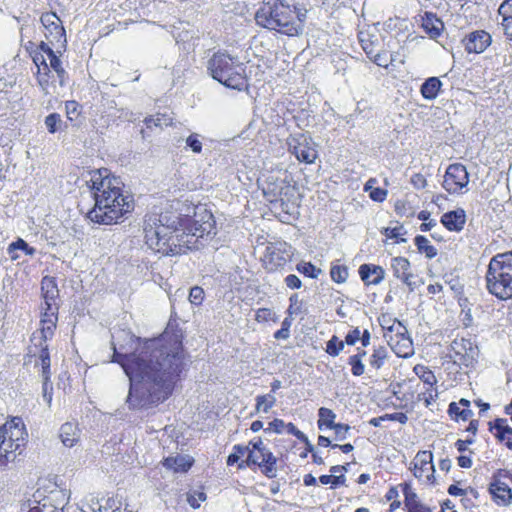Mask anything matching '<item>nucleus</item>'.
Segmentation results:
<instances>
[{"instance_id": "obj_10", "label": "nucleus", "mask_w": 512, "mask_h": 512, "mask_svg": "<svg viewBox=\"0 0 512 512\" xmlns=\"http://www.w3.org/2000/svg\"><path fill=\"white\" fill-rule=\"evenodd\" d=\"M289 151L296 158L307 164H311L317 158V150L311 138L304 134H298L288 139Z\"/></svg>"}, {"instance_id": "obj_32", "label": "nucleus", "mask_w": 512, "mask_h": 512, "mask_svg": "<svg viewBox=\"0 0 512 512\" xmlns=\"http://www.w3.org/2000/svg\"><path fill=\"white\" fill-rule=\"evenodd\" d=\"M40 346H41V349H40V353H39V357H38L39 362H37L36 364L41 366V375H42L43 380H50V377H51V371H50L51 361H50V355H49V351H48V346L47 345H43L42 342L40 343Z\"/></svg>"}, {"instance_id": "obj_60", "label": "nucleus", "mask_w": 512, "mask_h": 512, "mask_svg": "<svg viewBox=\"0 0 512 512\" xmlns=\"http://www.w3.org/2000/svg\"><path fill=\"white\" fill-rule=\"evenodd\" d=\"M285 431L288 434L294 435L300 441H306V435L301 432L293 423H287Z\"/></svg>"}, {"instance_id": "obj_35", "label": "nucleus", "mask_w": 512, "mask_h": 512, "mask_svg": "<svg viewBox=\"0 0 512 512\" xmlns=\"http://www.w3.org/2000/svg\"><path fill=\"white\" fill-rule=\"evenodd\" d=\"M318 417L317 424L319 429H322L324 426L330 428L335 424L336 414L329 408L321 407L318 410Z\"/></svg>"}, {"instance_id": "obj_63", "label": "nucleus", "mask_w": 512, "mask_h": 512, "mask_svg": "<svg viewBox=\"0 0 512 512\" xmlns=\"http://www.w3.org/2000/svg\"><path fill=\"white\" fill-rule=\"evenodd\" d=\"M42 392L44 400L50 405L52 401V384L50 380H43Z\"/></svg>"}, {"instance_id": "obj_3", "label": "nucleus", "mask_w": 512, "mask_h": 512, "mask_svg": "<svg viewBox=\"0 0 512 512\" xmlns=\"http://www.w3.org/2000/svg\"><path fill=\"white\" fill-rule=\"evenodd\" d=\"M103 175L101 170L94 171L90 183L94 207L88 212V218L95 223L112 225L130 214L135 207L134 198L123 190V183L118 177Z\"/></svg>"}, {"instance_id": "obj_14", "label": "nucleus", "mask_w": 512, "mask_h": 512, "mask_svg": "<svg viewBox=\"0 0 512 512\" xmlns=\"http://www.w3.org/2000/svg\"><path fill=\"white\" fill-rule=\"evenodd\" d=\"M291 246L286 242L275 243L267 247L266 263L270 269L283 267L291 258Z\"/></svg>"}, {"instance_id": "obj_54", "label": "nucleus", "mask_w": 512, "mask_h": 512, "mask_svg": "<svg viewBox=\"0 0 512 512\" xmlns=\"http://www.w3.org/2000/svg\"><path fill=\"white\" fill-rule=\"evenodd\" d=\"M329 429H333L335 431L336 440L343 441L347 438L350 426L348 424L335 423Z\"/></svg>"}, {"instance_id": "obj_8", "label": "nucleus", "mask_w": 512, "mask_h": 512, "mask_svg": "<svg viewBox=\"0 0 512 512\" xmlns=\"http://www.w3.org/2000/svg\"><path fill=\"white\" fill-rule=\"evenodd\" d=\"M40 21L45 29V37L60 53L67 45L65 29L62 21L54 12H46L41 15Z\"/></svg>"}, {"instance_id": "obj_22", "label": "nucleus", "mask_w": 512, "mask_h": 512, "mask_svg": "<svg viewBox=\"0 0 512 512\" xmlns=\"http://www.w3.org/2000/svg\"><path fill=\"white\" fill-rule=\"evenodd\" d=\"M490 493L493 495L498 504L508 505L512 500V491L508 484L495 479L489 487Z\"/></svg>"}, {"instance_id": "obj_31", "label": "nucleus", "mask_w": 512, "mask_h": 512, "mask_svg": "<svg viewBox=\"0 0 512 512\" xmlns=\"http://www.w3.org/2000/svg\"><path fill=\"white\" fill-rule=\"evenodd\" d=\"M403 493L405 496V506L407 507L408 512H425L428 510L418 502L416 493L408 484H404Z\"/></svg>"}, {"instance_id": "obj_5", "label": "nucleus", "mask_w": 512, "mask_h": 512, "mask_svg": "<svg viewBox=\"0 0 512 512\" xmlns=\"http://www.w3.org/2000/svg\"><path fill=\"white\" fill-rule=\"evenodd\" d=\"M211 77L224 86L242 90L247 87L246 66L238 57L218 51L207 61Z\"/></svg>"}, {"instance_id": "obj_28", "label": "nucleus", "mask_w": 512, "mask_h": 512, "mask_svg": "<svg viewBox=\"0 0 512 512\" xmlns=\"http://www.w3.org/2000/svg\"><path fill=\"white\" fill-rule=\"evenodd\" d=\"M62 443L66 447H73L79 440L80 430L77 425L71 422H66L60 427L59 434Z\"/></svg>"}, {"instance_id": "obj_40", "label": "nucleus", "mask_w": 512, "mask_h": 512, "mask_svg": "<svg viewBox=\"0 0 512 512\" xmlns=\"http://www.w3.org/2000/svg\"><path fill=\"white\" fill-rule=\"evenodd\" d=\"M276 398L272 394L257 396L256 410L267 413L275 404Z\"/></svg>"}, {"instance_id": "obj_12", "label": "nucleus", "mask_w": 512, "mask_h": 512, "mask_svg": "<svg viewBox=\"0 0 512 512\" xmlns=\"http://www.w3.org/2000/svg\"><path fill=\"white\" fill-rule=\"evenodd\" d=\"M69 497L64 490L51 491L41 501H35L37 504L30 507L29 512H63Z\"/></svg>"}, {"instance_id": "obj_13", "label": "nucleus", "mask_w": 512, "mask_h": 512, "mask_svg": "<svg viewBox=\"0 0 512 512\" xmlns=\"http://www.w3.org/2000/svg\"><path fill=\"white\" fill-rule=\"evenodd\" d=\"M492 43L491 35L484 30H475L468 33L463 39L462 44L467 53H483Z\"/></svg>"}, {"instance_id": "obj_19", "label": "nucleus", "mask_w": 512, "mask_h": 512, "mask_svg": "<svg viewBox=\"0 0 512 512\" xmlns=\"http://www.w3.org/2000/svg\"><path fill=\"white\" fill-rule=\"evenodd\" d=\"M391 268L396 278L400 279L407 286L412 287L414 285L413 274L409 272L410 262L404 257H394L391 260Z\"/></svg>"}, {"instance_id": "obj_15", "label": "nucleus", "mask_w": 512, "mask_h": 512, "mask_svg": "<svg viewBox=\"0 0 512 512\" xmlns=\"http://www.w3.org/2000/svg\"><path fill=\"white\" fill-rule=\"evenodd\" d=\"M450 349L455 354L454 362L465 366L471 364L477 354L472 342L464 338L453 340Z\"/></svg>"}, {"instance_id": "obj_21", "label": "nucleus", "mask_w": 512, "mask_h": 512, "mask_svg": "<svg viewBox=\"0 0 512 512\" xmlns=\"http://www.w3.org/2000/svg\"><path fill=\"white\" fill-rule=\"evenodd\" d=\"M466 221L465 211L457 209L442 215L441 223L449 230L459 232L463 229Z\"/></svg>"}, {"instance_id": "obj_49", "label": "nucleus", "mask_w": 512, "mask_h": 512, "mask_svg": "<svg viewBox=\"0 0 512 512\" xmlns=\"http://www.w3.org/2000/svg\"><path fill=\"white\" fill-rule=\"evenodd\" d=\"M204 290L200 286H194L190 289L189 292V301L192 305L198 306L202 304L204 300Z\"/></svg>"}, {"instance_id": "obj_34", "label": "nucleus", "mask_w": 512, "mask_h": 512, "mask_svg": "<svg viewBox=\"0 0 512 512\" xmlns=\"http://www.w3.org/2000/svg\"><path fill=\"white\" fill-rule=\"evenodd\" d=\"M414 242L419 253L425 254L427 258L432 259L437 256V249L430 245L429 240L425 236L417 235Z\"/></svg>"}, {"instance_id": "obj_33", "label": "nucleus", "mask_w": 512, "mask_h": 512, "mask_svg": "<svg viewBox=\"0 0 512 512\" xmlns=\"http://www.w3.org/2000/svg\"><path fill=\"white\" fill-rule=\"evenodd\" d=\"M18 250L24 252L26 255H33L35 253V248L30 247L23 239H18L9 245L8 253L12 260H16L20 257L17 253Z\"/></svg>"}, {"instance_id": "obj_64", "label": "nucleus", "mask_w": 512, "mask_h": 512, "mask_svg": "<svg viewBox=\"0 0 512 512\" xmlns=\"http://www.w3.org/2000/svg\"><path fill=\"white\" fill-rule=\"evenodd\" d=\"M361 332L359 328L351 330L345 337V342L348 345H354L360 339Z\"/></svg>"}, {"instance_id": "obj_46", "label": "nucleus", "mask_w": 512, "mask_h": 512, "mask_svg": "<svg viewBox=\"0 0 512 512\" xmlns=\"http://www.w3.org/2000/svg\"><path fill=\"white\" fill-rule=\"evenodd\" d=\"M404 227L402 225L396 226V227H386L383 230V234L390 239H396L397 243L405 242L406 239L399 238L401 235L404 234Z\"/></svg>"}, {"instance_id": "obj_58", "label": "nucleus", "mask_w": 512, "mask_h": 512, "mask_svg": "<svg viewBox=\"0 0 512 512\" xmlns=\"http://www.w3.org/2000/svg\"><path fill=\"white\" fill-rule=\"evenodd\" d=\"M369 196L374 201L383 202L387 197V191L376 187L370 191Z\"/></svg>"}, {"instance_id": "obj_41", "label": "nucleus", "mask_w": 512, "mask_h": 512, "mask_svg": "<svg viewBox=\"0 0 512 512\" xmlns=\"http://www.w3.org/2000/svg\"><path fill=\"white\" fill-rule=\"evenodd\" d=\"M203 136L198 133H191L185 140L186 147L189 148L193 153L200 154L202 152V140Z\"/></svg>"}, {"instance_id": "obj_17", "label": "nucleus", "mask_w": 512, "mask_h": 512, "mask_svg": "<svg viewBox=\"0 0 512 512\" xmlns=\"http://www.w3.org/2000/svg\"><path fill=\"white\" fill-rule=\"evenodd\" d=\"M433 455L430 451H419L413 462V474L416 478L426 477L428 481L433 478L435 472L434 465L432 463Z\"/></svg>"}, {"instance_id": "obj_51", "label": "nucleus", "mask_w": 512, "mask_h": 512, "mask_svg": "<svg viewBox=\"0 0 512 512\" xmlns=\"http://www.w3.org/2000/svg\"><path fill=\"white\" fill-rule=\"evenodd\" d=\"M290 305L288 307V313L290 315H298L302 312V301L299 299L297 293H294L289 298Z\"/></svg>"}, {"instance_id": "obj_16", "label": "nucleus", "mask_w": 512, "mask_h": 512, "mask_svg": "<svg viewBox=\"0 0 512 512\" xmlns=\"http://www.w3.org/2000/svg\"><path fill=\"white\" fill-rule=\"evenodd\" d=\"M295 188L290 185L285 179H275L272 177L266 181V186L263 187L265 196L269 198L271 202L277 201L278 198L282 200L283 196H292Z\"/></svg>"}, {"instance_id": "obj_52", "label": "nucleus", "mask_w": 512, "mask_h": 512, "mask_svg": "<svg viewBox=\"0 0 512 512\" xmlns=\"http://www.w3.org/2000/svg\"><path fill=\"white\" fill-rule=\"evenodd\" d=\"M206 500V494L204 492H193L187 494V502L189 505L197 509L200 507V503Z\"/></svg>"}, {"instance_id": "obj_36", "label": "nucleus", "mask_w": 512, "mask_h": 512, "mask_svg": "<svg viewBox=\"0 0 512 512\" xmlns=\"http://www.w3.org/2000/svg\"><path fill=\"white\" fill-rule=\"evenodd\" d=\"M147 128H152V127H167V126H170L172 124V118L165 115V114H157L155 116H150V117H147L145 118L144 120Z\"/></svg>"}, {"instance_id": "obj_29", "label": "nucleus", "mask_w": 512, "mask_h": 512, "mask_svg": "<svg viewBox=\"0 0 512 512\" xmlns=\"http://www.w3.org/2000/svg\"><path fill=\"white\" fill-rule=\"evenodd\" d=\"M499 15L502 16L501 26L504 34L512 42V0H505L498 9Z\"/></svg>"}, {"instance_id": "obj_56", "label": "nucleus", "mask_w": 512, "mask_h": 512, "mask_svg": "<svg viewBox=\"0 0 512 512\" xmlns=\"http://www.w3.org/2000/svg\"><path fill=\"white\" fill-rule=\"evenodd\" d=\"M274 313L268 308H260L256 311L255 319L258 322H266L272 320Z\"/></svg>"}, {"instance_id": "obj_53", "label": "nucleus", "mask_w": 512, "mask_h": 512, "mask_svg": "<svg viewBox=\"0 0 512 512\" xmlns=\"http://www.w3.org/2000/svg\"><path fill=\"white\" fill-rule=\"evenodd\" d=\"M68 120L75 121L80 115L79 104L75 101H67L65 104Z\"/></svg>"}, {"instance_id": "obj_11", "label": "nucleus", "mask_w": 512, "mask_h": 512, "mask_svg": "<svg viewBox=\"0 0 512 512\" xmlns=\"http://www.w3.org/2000/svg\"><path fill=\"white\" fill-rule=\"evenodd\" d=\"M276 463L277 458L269 449L266 448L259 455L254 454L253 451H249L247 460L245 462H241L239 464V468L251 466L252 464L258 465L268 478H274L276 477Z\"/></svg>"}, {"instance_id": "obj_26", "label": "nucleus", "mask_w": 512, "mask_h": 512, "mask_svg": "<svg viewBox=\"0 0 512 512\" xmlns=\"http://www.w3.org/2000/svg\"><path fill=\"white\" fill-rule=\"evenodd\" d=\"M33 62L35 63V65L38 68V72H37L38 83L41 86L42 90L45 92V94H47L48 93L47 86L49 83L50 69L46 62V58H45L44 54H42L41 52H35V54L33 56Z\"/></svg>"}, {"instance_id": "obj_24", "label": "nucleus", "mask_w": 512, "mask_h": 512, "mask_svg": "<svg viewBox=\"0 0 512 512\" xmlns=\"http://www.w3.org/2000/svg\"><path fill=\"white\" fill-rule=\"evenodd\" d=\"M193 464L192 457L188 455L169 456L163 460V466L176 473L187 472Z\"/></svg>"}, {"instance_id": "obj_44", "label": "nucleus", "mask_w": 512, "mask_h": 512, "mask_svg": "<svg viewBox=\"0 0 512 512\" xmlns=\"http://www.w3.org/2000/svg\"><path fill=\"white\" fill-rule=\"evenodd\" d=\"M62 123L61 116L58 113H51L45 118V126L49 133H56Z\"/></svg>"}, {"instance_id": "obj_50", "label": "nucleus", "mask_w": 512, "mask_h": 512, "mask_svg": "<svg viewBox=\"0 0 512 512\" xmlns=\"http://www.w3.org/2000/svg\"><path fill=\"white\" fill-rule=\"evenodd\" d=\"M319 481L323 485L332 484L333 486L343 485L346 481L345 475H322L319 477Z\"/></svg>"}, {"instance_id": "obj_7", "label": "nucleus", "mask_w": 512, "mask_h": 512, "mask_svg": "<svg viewBox=\"0 0 512 512\" xmlns=\"http://www.w3.org/2000/svg\"><path fill=\"white\" fill-rule=\"evenodd\" d=\"M25 431L20 418H14L0 426V467L16 458L17 451L25 444Z\"/></svg>"}, {"instance_id": "obj_42", "label": "nucleus", "mask_w": 512, "mask_h": 512, "mask_svg": "<svg viewBox=\"0 0 512 512\" xmlns=\"http://www.w3.org/2000/svg\"><path fill=\"white\" fill-rule=\"evenodd\" d=\"M419 378L427 385L433 386L437 383L434 373L424 366H416L414 368Z\"/></svg>"}, {"instance_id": "obj_20", "label": "nucleus", "mask_w": 512, "mask_h": 512, "mask_svg": "<svg viewBox=\"0 0 512 512\" xmlns=\"http://www.w3.org/2000/svg\"><path fill=\"white\" fill-rule=\"evenodd\" d=\"M359 275L366 285H378L383 281L385 271L381 266L363 264L359 267Z\"/></svg>"}, {"instance_id": "obj_9", "label": "nucleus", "mask_w": 512, "mask_h": 512, "mask_svg": "<svg viewBox=\"0 0 512 512\" xmlns=\"http://www.w3.org/2000/svg\"><path fill=\"white\" fill-rule=\"evenodd\" d=\"M469 173L461 163L450 164L443 177L442 187L450 194H463L467 191Z\"/></svg>"}, {"instance_id": "obj_23", "label": "nucleus", "mask_w": 512, "mask_h": 512, "mask_svg": "<svg viewBox=\"0 0 512 512\" xmlns=\"http://www.w3.org/2000/svg\"><path fill=\"white\" fill-rule=\"evenodd\" d=\"M41 290L45 307H58L56 299L58 298L59 290L55 280L51 277H44L41 282Z\"/></svg>"}, {"instance_id": "obj_37", "label": "nucleus", "mask_w": 512, "mask_h": 512, "mask_svg": "<svg viewBox=\"0 0 512 512\" xmlns=\"http://www.w3.org/2000/svg\"><path fill=\"white\" fill-rule=\"evenodd\" d=\"M386 358H387V350L385 347L380 346V347L374 349L372 355L370 356L369 364L371 367L378 370L383 366Z\"/></svg>"}, {"instance_id": "obj_43", "label": "nucleus", "mask_w": 512, "mask_h": 512, "mask_svg": "<svg viewBox=\"0 0 512 512\" xmlns=\"http://www.w3.org/2000/svg\"><path fill=\"white\" fill-rule=\"evenodd\" d=\"M249 446L235 445L233 447V452L227 458V465L232 466L239 461V459L244 456L246 453L249 454Z\"/></svg>"}, {"instance_id": "obj_2", "label": "nucleus", "mask_w": 512, "mask_h": 512, "mask_svg": "<svg viewBox=\"0 0 512 512\" xmlns=\"http://www.w3.org/2000/svg\"><path fill=\"white\" fill-rule=\"evenodd\" d=\"M213 214L204 206L194 207V215L182 216L177 211L150 215L145 219L144 233L147 245L164 254H181L200 249L216 235Z\"/></svg>"}, {"instance_id": "obj_57", "label": "nucleus", "mask_w": 512, "mask_h": 512, "mask_svg": "<svg viewBox=\"0 0 512 512\" xmlns=\"http://www.w3.org/2000/svg\"><path fill=\"white\" fill-rule=\"evenodd\" d=\"M284 282L286 286L290 289H299L302 286V281L295 274H289L285 277Z\"/></svg>"}, {"instance_id": "obj_55", "label": "nucleus", "mask_w": 512, "mask_h": 512, "mask_svg": "<svg viewBox=\"0 0 512 512\" xmlns=\"http://www.w3.org/2000/svg\"><path fill=\"white\" fill-rule=\"evenodd\" d=\"M376 65L380 67H388L390 63L389 55L387 52H377L371 59Z\"/></svg>"}, {"instance_id": "obj_1", "label": "nucleus", "mask_w": 512, "mask_h": 512, "mask_svg": "<svg viewBox=\"0 0 512 512\" xmlns=\"http://www.w3.org/2000/svg\"><path fill=\"white\" fill-rule=\"evenodd\" d=\"M137 344L132 352H119L113 343L112 362L119 363L130 381L127 396L129 408H148L163 402L172 393L181 373L188 366V359L181 342L164 344L161 340L139 339L130 336Z\"/></svg>"}, {"instance_id": "obj_47", "label": "nucleus", "mask_w": 512, "mask_h": 512, "mask_svg": "<svg viewBox=\"0 0 512 512\" xmlns=\"http://www.w3.org/2000/svg\"><path fill=\"white\" fill-rule=\"evenodd\" d=\"M330 275L336 283H343L348 277V270L345 266H333L330 270Z\"/></svg>"}, {"instance_id": "obj_30", "label": "nucleus", "mask_w": 512, "mask_h": 512, "mask_svg": "<svg viewBox=\"0 0 512 512\" xmlns=\"http://www.w3.org/2000/svg\"><path fill=\"white\" fill-rule=\"evenodd\" d=\"M442 82L437 77H430L421 85V95L427 100H433L438 96Z\"/></svg>"}, {"instance_id": "obj_38", "label": "nucleus", "mask_w": 512, "mask_h": 512, "mask_svg": "<svg viewBox=\"0 0 512 512\" xmlns=\"http://www.w3.org/2000/svg\"><path fill=\"white\" fill-rule=\"evenodd\" d=\"M296 270L304 274L307 277H310L312 279L318 278V276L321 274L322 270L320 268H317L315 265H313L311 262H299L296 265Z\"/></svg>"}, {"instance_id": "obj_18", "label": "nucleus", "mask_w": 512, "mask_h": 512, "mask_svg": "<svg viewBox=\"0 0 512 512\" xmlns=\"http://www.w3.org/2000/svg\"><path fill=\"white\" fill-rule=\"evenodd\" d=\"M40 321V339L45 343L52 338L58 320V307H45Z\"/></svg>"}, {"instance_id": "obj_61", "label": "nucleus", "mask_w": 512, "mask_h": 512, "mask_svg": "<svg viewBox=\"0 0 512 512\" xmlns=\"http://www.w3.org/2000/svg\"><path fill=\"white\" fill-rule=\"evenodd\" d=\"M289 327H290V323L288 322L287 319H285L282 322L281 329L277 330L274 333V338L275 339H287L289 337Z\"/></svg>"}, {"instance_id": "obj_48", "label": "nucleus", "mask_w": 512, "mask_h": 512, "mask_svg": "<svg viewBox=\"0 0 512 512\" xmlns=\"http://www.w3.org/2000/svg\"><path fill=\"white\" fill-rule=\"evenodd\" d=\"M348 364L351 366V372L354 376L358 377L364 374L365 365L358 356H350Z\"/></svg>"}, {"instance_id": "obj_45", "label": "nucleus", "mask_w": 512, "mask_h": 512, "mask_svg": "<svg viewBox=\"0 0 512 512\" xmlns=\"http://www.w3.org/2000/svg\"><path fill=\"white\" fill-rule=\"evenodd\" d=\"M344 348V342L339 340L338 337L333 336L327 342L326 352L331 356H338Z\"/></svg>"}, {"instance_id": "obj_62", "label": "nucleus", "mask_w": 512, "mask_h": 512, "mask_svg": "<svg viewBox=\"0 0 512 512\" xmlns=\"http://www.w3.org/2000/svg\"><path fill=\"white\" fill-rule=\"evenodd\" d=\"M411 184L416 189H424L427 185V180L422 174H414L411 177Z\"/></svg>"}, {"instance_id": "obj_6", "label": "nucleus", "mask_w": 512, "mask_h": 512, "mask_svg": "<svg viewBox=\"0 0 512 512\" xmlns=\"http://www.w3.org/2000/svg\"><path fill=\"white\" fill-rule=\"evenodd\" d=\"M488 291L500 300L512 298V250L497 254L486 272Z\"/></svg>"}, {"instance_id": "obj_27", "label": "nucleus", "mask_w": 512, "mask_h": 512, "mask_svg": "<svg viewBox=\"0 0 512 512\" xmlns=\"http://www.w3.org/2000/svg\"><path fill=\"white\" fill-rule=\"evenodd\" d=\"M422 27L431 38H437L441 35L444 24L433 13H426L423 17Z\"/></svg>"}, {"instance_id": "obj_59", "label": "nucleus", "mask_w": 512, "mask_h": 512, "mask_svg": "<svg viewBox=\"0 0 512 512\" xmlns=\"http://www.w3.org/2000/svg\"><path fill=\"white\" fill-rule=\"evenodd\" d=\"M286 425H287V423H285L283 420L274 419L272 422L269 423V426L266 429V431H274L276 433H282L283 431H285Z\"/></svg>"}, {"instance_id": "obj_39", "label": "nucleus", "mask_w": 512, "mask_h": 512, "mask_svg": "<svg viewBox=\"0 0 512 512\" xmlns=\"http://www.w3.org/2000/svg\"><path fill=\"white\" fill-rule=\"evenodd\" d=\"M50 62V67L57 73V76L59 78V83L61 86L65 85L67 73L62 67L61 60L59 57L54 53L53 55L48 57Z\"/></svg>"}, {"instance_id": "obj_4", "label": "nucleus", "mask_w": 512, "mask_h": 512, "mask_svg": "<svg viewBox=\"0 0 512 512\" xmlns=\"http://www.w3.org/2000/svg\"><path fill=\"white\" fill-rule=\"evenodd\" d=\"M307 10L297 6L294 0H263L255 14L258 25L294 36L302 30Z\"/></svg>"}, {"instance_id": "obj_25", "label": "nucleus", "mask_w": 512, "mask_h": 512, "mask_svg": "<svg viewBox=\"0 0 512 512\" xmlns=\"http://www.w3.org/2000/svg\"><path fill=\"white\" fill-rule=\"evenodd\" d=\"M490 430H495V437L503 442L506 441V446L512 450V428L507 424L504 418H497L493 424L490 423Z\"/></svg>"}]
</instances>
